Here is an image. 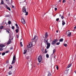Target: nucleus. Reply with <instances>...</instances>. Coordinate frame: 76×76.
I'll list each match as a JSON object with an SVG mask.
<instances>
[{
	"label": "nucleus",
	"mask_w": 76,
	"mask_h": 76,
	"mask_svg": "<svg viewBox=\"0 0 76 76\" xmlns=\"http://www.w3.org/2000/svg\"><path fill=\"white\" fill-rule=\"evenodd\" d=\"M35 42H32V44H34V43H35H35L37 42V41L38 40V36H37L36 35H35L34 38H33L32 40H34V39H35Z\"/></svg>",
	"instance_id": "nucleus-1"
},
{
	"label": "nucleus",
	"mask_w": 76,
	"mask_h": 76,
	"mask_svg": "<svg viewBox=\"0 0 76 76\" xmlns=\"http://www.w3.org/2000/svg\"><path fill=\"white\" fill-rule=\"evenodd\" d=\"M26 9L25 8V7H23V8L22 12H23L24 13H26L25 15H28V12H26Z\"/></svg>",
	"instance_id": "nucleus-2"
},
{
	"label": "nucleus",
	"mask_w": 76,
	"mask_h": 76,
	"mask_svg": "<svg viewBox=\"0 0 76 76\" xmlns=\"http://www.w3.org/2000/svg\"><path fill=\"white\" fill-rule=\"evenodd\" d=\"M15 59H16V58H15V55H14L13 57V60L12 61L11 64H13L14 63H15Z\"/></svg>",
	"instance_id": "nucleus-3"
},
{
	"label": "nucleus",
	"mask_w": 76,
	"mask_h": 76,
	"mask_svg": "<svg viewBox=\"0 0 76 76\" xmlns=\"http://www.w3.org/2000/svg\"><path fill=\"white\" fill-rule=\"evenodd\" d=\"M38 60L39 63H40L42 61V56H39L38 57Z\"/></svg>",
	"instance_id": "nucleus-4"
},
{
	"label": "nucleus",
	"mask_w": 76,
	"mask_h": 76,
	"mask_svg": "<svg viewBox=\"0 0 76 76\" xmlns=\"http://www.w3.org/2000/svg\"><path fill=\"white\" fill-rule=\"evenodd\" d=\"M58 40L57 39H55L52 42V45H53L54 44H55V43L57 42Z\"/></svg>",
	"instance_id": "nucleus-5"
},
{
	"label": "nucleus",
	"mask_w": 76,
	"mask_h": 76,
	"mask_svg": "<svg viewBox=\"0 0 76 76\" xmlns=\"http://www.w3.org/2000/svg\"><path fill=\"white\" fill-rule=\"evenodd\" d=\"M21 22L23 23V24H25L26 23V22H25V20L23 18H21Z\"/></svg>",
	"instance_id": "nucleus-6"
},
{
	"label": "nucleus",
	"mask_w": 76,
	"mask_h": 76,
	"mask_svg": "<svg viewBox=\"0 0 76 76\" xmlns=\"http://www.w3.org/2000/svg\"><path fill=\"white\" fill-rule=\"evenodd\" d=\"M66 34L67 35H68V37H70V36H71V34H72V33L69 31H67Z\"/></svg>",
	"instance_id": "nucleus-7"
},
{
	"label": "nucleus",
	"mask_w": 76,
	"mask_h": 76,
	"mask_svg": "<svg viewBox=\"0 0 76 76\" xmlns=\"http://www.w3.org/2000/svg\"><path fill=\"white\" fill-rule=\"evenodd\" d=\"M47 49H48L49 48H50V43H47Z\"/></svg>",
	"instance_id": "nucleus-8"
},
{
	"label": "nucleus",
	"mask_w": 76,
	"mask_h": 76,
	"mask_svg": "<svg viewBox=\"0 0 76 76\" xmlns=\"http://www.w3.org/2000/svg\"><path fill=\"white\" fill-rule=\"evenodd\" d=\"M44 42L45 43H47L48 42V39H47V38H45L44 40Z\"/></svg>",
	"instance_id": "nucleus-9"
},
{
	"label": "nucleus",
	"mask_w": 76,
	"mask_h": 76,
	"mask_svg": "<svg viewBox=\"0 0 76 76\" xmlns=\"http://www.w3.org/2000/svg\"><path fill=\"white\" fill-rule=\"evenodd\" d=\"M11 42H12V41L11 40V39H9L8 41V42L7 44H10Z\"/></svg>",
	"instance_id": "nucleus-10"
},
{
	"label": "nucleus",
	"mask_w": 76,
	"mask_h": 76,
	"mask_svg": "<svg viewBox=\"0 0 76 76\" xmlns=\"http://www.w3.org/2000/svg\"><path fill=\"white\" fill-rule=\"evenodd\" d=\"M5 47V45H4L0 44V47H1V48H3V47Z\"/></svg>",
	"instance_id": "nucleus-11"
},
{
	"label": "nucleus",
	"mask_w": 76,
	"mask_h": 76,
	"mask_svg": "<svg viewBox=\"0 0 76 76\" xmlns=\"http://www.w3.org/2000/svg\"><path fill=\"white\" fill-rule=\"evenodd\" d=\"M62 25L63 26H64V25H65V24H66V23H65V22H64V20H63L62 21Z\"/></svg>",
	"instance_id": "nucleus-12"
},
{
	"label": "nucleus",
	"mask_w": 76,
	"mask_h": 76,
	"mask_svg": "<svg viewBox=\"0 0 76 76\" xmlns=\"http://www.w3.org/2000/svg\"><path fill=\"white\" fill-rule=\"evenodd\" d=\"M32 44H29L28 45H27L28 48H30V47H32Z\"/></svg>",
	"instance_id": "nucleus-13"
},
{
	"label": "nucleus",
	"mask_w": 76,
	"mask_h": 76,
	"mask_svg": "<svg viewBox=\"0 0 76 76\" xmlns=\"http://www.w3.org/2000/svg\"><path fill=\"white\" fill-rule=\"evenodd\" d=\"M59 16H60L61 17V18L62 19H64V16H61V14L59 15Z\"/></svg>",
	"instance_id": "nucleus-14"
},
{
	"label": "nucleus",
	"mask_w": 76,
	"mask_h": 76,
	"mask_svg": "<svg viewBox=\"0 0 76 76\" xmlns=\"http://www.w3.org/2000/svg\"><path fill=\"white\" fill-rule=\"evenodd\" d=\"M45 37L46 38H47L48 37V33L47 32H46L45 33Z\"/></svg>",
	"instance_id": "nucleus-15"
},
{
	"label": "nucleus",
	"mask_w": 76,
	"mask_h": 76,
	"mask_svg": "<svg viewBox=\"0 0 76 76\" xmlns=\"http://www.w3.org/2000/svg\"><path fill=\"white\" fill-rule=\"evenodd\" d=\"M27 52V50H24V52L23 53V54H25L26 53V52Z\"/></svg>",
	"instance_id": "nucleus-16"
},
{
	"label": "nucleus",
	"mask_w": 76,
	"mask_h": 76,
	"mask_svg": "<svg viewBox=\"0 0 76 76\" xmlns=\"http://www.w3.org/2000/svg\"><path fill=\"white\" fill-rule=\"evenodd\" d=\"M71 66H72V64H70L68 65L67 67V69L69 68V67H70Z\"/></svg>",
	"instance_id": "nucleus-17"
},
{
	"label": "nucleus",
	"mask_w": 76,
	"mask_h": 76,
	"mask_svg": "<svg viewBox=\"0 0 76 76\" xmlns=\"http://www.w3.org/2000/svg\"><path fill=\"white\" fill-rule=\"evenodd\" d=\"M15 31L16 33H18L19 32V29L17 28L15 30Z\"/></svg>",
	"instance_id": "nucleus-18"
},
{
	"label": "nucleus",
	"mask_w": 76,
	"mask_h": 76,
	"mask_svg": "<svg viewBox=\"0 0 76 76\" xmlns=\"http://www.w3.org/2000/svg\"><path fill=\"white\" fill-rule=\"evenodd\" d=\"M59 41H60V42H63V38L59 40Z\"/></svg>",
	"instance_id": "nucleus-19"
},
{
	"label": "nucleus",
	"mask_w": 76,
	"mask_h": 76,
	"mask_svg": "<svg viewBox=\"0 0 76 76\" xmlns=\"http://www.w3.org/2000/svg\"><path fill=\"white\" fill-rule=\"evenodd\" d=\"M4 4V1H3V0H2L0 4Z\"/></svg>",
	"instance_id": "nucleus-20"
},
{
	"label": "nucleus",
	"mask_w": 76,
	"mask_h": 76,
	"mask_svg": "<svg viewBox=\"0 0 76 76\" xmlns=\"http://www.w3.org/2000/svg\"><path fill=\"white\" fill-rule=\"evenodd\" d=\"M46 56L47 58H49V55L48 54L46 55Z\"/></svg>",
	"instance_id": "nucleus-21"
},
{
	"label": "nucleus",
	"mask_w": 76,
	"mask_h": 76,
	"mask_svg": "<svg viewBox=\"0 0 76 76\" xmlns=\"http://www.w3.org/2000/svg\"><path fill=\"white\" fill-rule=\"evenodd\" d=\"M6 32H7V34H10V32H9V31H8V30H7L6 29Z\"/></svg>",
	"instance_id": "nucleus-22"
},
{
	"label": "nucleus",
	"mask_w": 76,
	"mask_h": 76,
	"mask_svg": "<svg viewBox=\"0 0 76 76\" xmlns=\"http://www.w3.org/2000/svg\"><path fill=\"white\" fill-rule=\"evenodd\" d=\"M12 72L11 71H10L9 72V75H12Z\"/></svg>",
	"instance_id": "nucleus-23"
},
{
	"label": "nucleus",
	"mask_w": 76,
	"mask_h": 76,
	"mask_svg": "<svg viewBox=\"0 0 76 76\" xmlns=\"http://www.w3.org/2000/svg\"><path fill=\"white\" fill-rule=\"evenodd\" d=\"M56 52V49H54L53 52V54H54Z\"/></svg>",
	"instance_id": "nucleus-24"
},
{
	"label": "nucleus",
	"mask_w": 76,
	"mask_h": 76,
	"mask_svg": "<svg viewBox=\"0 0 76 76\" xmlns=\"http://www.w3.org/2000/svg\"><path fill=\"white\" fill-rule=\"evenodd\" d=\"M7 9L9 10L10 11V8L9 7H8Z\"/></svg>",
	"instance_id": "nucleus-25"
},
{
	"label": "nucleus",
	"mask_w": 76,
	"mask_h": 76,
	"mask_svg": "<svg viewBox=\"0 0 76 76\" xmlns=\"http://www.w3.org/2000/svg\"><path fill=\"white\" fill-rule=\"evenodd\" d=\"M60 44V42H57V43H56V45H59V44Z\"/></svg>",
	"instance_id": "nucleus-26"
},
{
	"label": "nucleus",
	"mask_w": 76,
	"mask_h": 76,
	"mask_svg": "<svg viewBox=\"0 0 76 76\" xmlns=\"http://www.w3.org/2000/svg\"><path fill=\"white\" fill-rule=\"evenodd\" d=\"M3 49H4L3 48H0V51H3Z\"/></svg>",
	"instance_id": "nucleus-27"
},
{
	"label": "nucleus",
	"mask_w": 76,
	"mask_h": 76,
	"mask_svg": "<svg viewBox=\"0 0 76 76\" xmlns=\"http://www.w3.org/2000/svg\"><path fill=\"white\" fill-rule=\"evenodd\" d=\"M29 59V56L27 57L26 58V59L28 60Z\"/></svg>",
	"instance_id": "nucleus-28"
},
{
	"label": "nucleus",
	"mask_w": 76,
	"mask_h": 76,
	"mask_svg": "<svg viewBox=\"0 0 76 76\" xmlns=\"http://www.w3.org/2000/svg\"><path fill=\"white\" fill-rule=\"evenodd\" d=\"M5 54H6V53L4 52L2 54V56H4V55H5Z\"/></svg>",
	"instance_id": "nucleus-29"
},
{
	"label": "nucleus",
	"mask_w": 76,
	"mask_h": 76,
	"mask_svg": "<svg viewBox=\"0 0 76 76\" xmlns=\"http://www.w3.org/2000/svg\"><path fill=\"white\" fill-rule=\"evenodd\" d=\"M8 24H9V25L11 24V21H8Z\"/></svg>",
	"instance_id": "nucleus-30"
},
{
	"label": "nucleus",
	"mask_w": 76,
	"mask_h": 76,
	"mask_svg": "<svg viewBox=\"0 0 76 76\" xmlns=\"http://www.w3.org/2000/svg\"><path fill=\"white\" fill-rule=\"evenodd\" d=\"M5 7H6V8H7V7H8V6L7 4H5Z\"/></svg>",
	"instance_id": "nucleus-31"
},
{
	"label": "nucleus",
	"mask_w": 76,
	"mask_h": 76,
	"mask_svg": "<svg viewBox=\"0 0 76 76\" xmlns=\"http://www.w3.org/2000/svg\"><path fill=\"white\" fill-rule=\"evenodd\" d=\"M2 28H3V26H1L0 27V29H1Z\"/></svg>",
	"instance_id": "nucleus-32"
},
{
	"label": "nucleus",
	"mask_w": 76,
	"mask_h": 76,
	"mask_svg": "<svg viewBox=\"0 0 76 76\" xmlns=\"http://www.w3.org/2000/svg\"><path fill=\"white\" fill-rule=\"evenodd\" d=\"M64 46H65V47H67V45L66 44H64Z\"/></svg>",
	"instance_id": "nucleus-33"
},
{
	"label": "nucleus",
	"mask_w": 76,
	"mask_h": 76,
	"mask_svg": "<svg viewBox=\"0 0 76 76\" xmlns=\"http://www.w3.org/2000/svg\"><path fill=\"white\" fill-rule=\"evenodd\" d=\"M12 29H15V27L14 26H12Z\"/></svg>",
	"instance_id": "nucleus-34"
},
{
	"label": "nucleus",
	"mask_w": 76,
	"mask_h": 76,
	"mask_svg": "<svg viewBox=\"0 0 76 76\" xmlns=\"http://www.w3.org/2000/svg\"><path fill=\"white\" fill-rule=\"evenodd\" d=\"M56 69L57 70H58V65L56 66Z\"/></svg>",
	"instance_id": "nucleus-35"
},
{
	"label": "nucleus",
	"mask_w": 76,
	"mask_h": 76,
	"mask_svg": "<svg viewBox=\"0 0 76 76\" xmlns=\"http://www.w3.org/2000/svg\"><path fill=\"white\" fill-rule=\"evenodd\" d=\"M66 2V0H63V3H65Z\"/></svg>",
	"instance_id": "nucleus-36"
},
{
	"label": "nucleus",
	"mask_w": 76,
	"mask_h": 76,
	"mask_svg": "<svg viewBox=\"0 0 76 76\" xmlns=\"http://www.w3.org/2000/svg\"><path fill=\"white\" fill-rule=\"evenodd\" d=\"M57 10V8H55V11H56V10Z\"/></svg>",
	"instance_id": "nucleus-37"
},
{
	"label": "nucleus",
	"mask_w": 76,
	"mask_h": 76,
	"mask_svg": "<svg viewBox=\"0 0 76 76\" xmlns=\"http://www.w3.org/2000/svg\"><path fill=\"white\" fill-rule=\"evenodd\" d=\"M59 20V18H57L56 19V21H58V20Z\"/></svg>",
	"instance_id": "nucleus-38"
},
{
	"label": "nucleus",
	"mask_w": 76,
	"mask_h": 76,
	"mask_svg": "<svg viewBox=\"0 0 76 76\" xmlns=\"http://www.w3.org/2000/svg\"><path fill=\"white\" fill-rule=\"evenodd\" d=\"M15 25L16 26V27L18 26V24H15Z\"/></svg>",
	"instance_id": "nucleus-39"
},
{
	"label": "nucleus",
	"mask_w": 76,
	"mask_h": 76,
	"mask_svg": "<svg viewBox=\"0 0 76 76\" xmlns=\"http://www.w3.org/2000/svg\"><path fill=\"white\" fill-rule=\"evenodd\" d=\"M17 28H18V29H19V26H17Z\"/></svg>",
	"instance_id": "nucleus-40"
},
{
	"label": "nucleus",
	"mask_w": 76,
	"mask_h": 76,
	"mask_svg": "<svg viewBox=\"0 0 76 76\" xmlns=\"http://www.w3.org/2000/svg\"><path fill=\"white\" fill-rule=\"evenodd\" d=\"M76 27L75 26L74 27V30H76Z\"/></svg>",
	"instance_id": "nucleus-41"
},
{
	"label": "nucleus",
	"mask_w": 76,
	"mask_h": 76,
	"mask_svg": "<svg viewBox=\"0 0 76 76\" xmlns=\"http://www.w3.org/2000/svg\"><path fill=\"white\" fill-rule=\"evenodd\" d=\"M6 17H9V15H6Z\"/></svg>",
	"instance_id": "nucleus-42"
},
{
	"label": "nucleus",
	"mask_w": 76,
	"mask_h": 76,
	"mask_svg": "<svg viewBox=\"0 0 76 76\" xmlns=\"http://www.w3.org/2000/svg\"><path fill=\"white\" fill-rule=\"evenodd\" d=\"M6 63H7V64L8 63H9V61H7L6 62Z\"/></svg>",
	"instance_id": "nucleus-43"
},
{
	"label": "nucleus",
	"mask_w": 76,
	"mask_h": 76,
	"mask_svg": "<svg viewBox=\"0 0 76 76\" xmlns=\"http://www.w3.org/2000/svg\"><path fill=\"white\" fill-rule=\"evenodd\" d=\"M12 49H13V48L12 47L10 48V50H12Z\"/></svg>",
	"instance_id": "nucleus-44"
},
{
	"label": "nucleus",
	"mask_w": 76,
	"mask_h": 76,
	"mask_svg": "<svg viewBox=\"0 0 76 76\" xmlns=\"http://www.w3.org/2000/svg\"><path fill=\"white\" fill-rule=\"evenodd\" d=\"M20 47H22L23 46V45L22 44H20Z\"/></svg>",
	"instance_id": "nucleus-45"
},
{
	"label": "nucleus",
	"mask_w": 76,
	"mask_h": 76,
	"mask_svg": "<svg viewBox=\"0 0 76 76\" xmlns=\"http://www.w3.org/2000/svg\"><path fill=\"white\" fill-rule=\"evenodd\" d=\"M13 0H11V3H13Z\"/></svg>",
	"instance_id": "nucleus-46"
},
{
	"label": "nucleus",
	"mask_w": 76,
	"mask_h": 76,
	"mask_svg": "<svg viewBox=\"0 0 76 76\" xmlns=\"http://www.w3.org/2000/svg\"><path fill=\"white\" fill-rule=\"evenodd\" d=\"M7 30H8V31H10V29H9V28H7Z\"/></svg>",
	"instance_id": "nucleus-47"
},
{
	"label": "nucleus",
	"mask_w": 76,
	"mask_h": 76,
	"mask_svg": "<svg viewBox=\"0 0 76 76\" xmlns=\"http://www.w3.org/2000/svg\"><path fill=\"white\" fill-rule=\"evenodd\" d=\"M12 8H14V7H14V6H13V5H12Z\"/></svg>",
	"instance_id": "nucleus-48"
},
{
	"label": "nucleus",
	"mask_w": 76,
	"mask_h": 76,
	"mask_svg": "<svg viewBox=\"0 0 76 76\" xmlns=\"http://www.w3.org/2000/svg\"><path fill=\"white\" fill-rule=\"evenodd\" d=\"M58 30H57L56 31V32H57V33H58Z\"/></svg>",
	"instance_id": "nucleus-49"
},
{
	"label": "nucleus",
	"mask_w": 76,
	"mask_h": 76,
	"mask_svg": "<svg viewBox=\"0 0 76 76\" xmlns=\"http://www.w3.org/2000/svg\"><path fill=\"white\" fill-rule=\"evenodd\" d=\"M9 52H8V51H6V53H8Z\"/></svg>",
	"instance_id": "nucleus-50"
},
{
	"label": "nucleus",
	"mask_w": 76,
	"mask_h": 76,
	"mask_svg": "<svg viewBox=\"0 0 76 76\" xmlns=\"http://www.w3.org/2000/svg\"><path fill=\"white\" fill-rule=\"evenodd\" d=\"M17 38H19V36L18 35H17Z\"/></svg>",
	"instance_id": "nucleus-51"
},
{
	"label": "nucleus",
	"mask_w": 76,
	"mask_h": 76,
	"mask_svg": "<svg viewBox=\"0 0 76 76\" xmlns=\"http://www.w3.org/2000/svg\"><path fill=\"white\" fill-rule=\"evenodd\" d=\"M47 53V51H45V53Z\"/></svg>",
	"instance_id": "nucleus-52"
},
{
	"label": "nucleus",
	"mask_w": 76,
	"mask_h": 76,
	"mask_svg": "<svg viewBox=\"0 0 76 76\" xmlns=\"http://www.w3.org/2000/svg\"><path fill=\"white\" fill-rule=\"evenodd\" d=\"M22 44V42H20V44Z\"/></svg>",
	"instance_id": "nucleus-53"
},
{
	"label": "nucleus",
	"mask_w": 76,
	"mask_h": 76,
	"mask_svg": "<svg viewBox=\"0 0 76 76\" xmlns=\"http://www.w3.org/2000/svg\"><path fill=\"white\" fill-rule=\"evenodd\" d=\"M7 1H9V0H5Z\"/></svg>",
	"instance_id": "nucleus-54"
},
{
	"label": "nucleus",
	"mask_w": 76,
	"mask_h": 76,
	"mask_svg": "<svg viewBox=\"0 0 76 76\" xmlns=\"http://www.w3.org/2000/svg\"><path fill=\"white\" fill-rule=\"evenodd\" d=\"M44 49H42V51H44Z\"/></svg>",
	"instance_id": "nucleus-55"
},
{
	"label": "nucleus",
	"mask_w": 76,
	"mask_h": 76,
	"mask_svg": "<svg viewBox=\"0 0 76 76\" xmlns=\"http://www.w3.org/2000/svg\"><path fill=\"white\" fill-rule=\"evenodd\" d=\"M61 0H59V2H61Z\"/></svg>",
	"instance_id": "nucleus-56"
},
{
	"label": "nucleus",
	"mask_w": 76,
	"mask_h": 76,
	"mask_svg": "<svg viewBox=\"0 0 76 76\" xmlns=\"http://www.w3.org/2000/svg\"><path fill=\"white\" fill-rule=\"evenodd\" d=\"M54 57L55 58H56V55H55V56H54Z\"/></svg>",
	"instance_id": "nucleus-57"
},
{
	"label": "nucleus",
	"mask_w": 76,
	"mask_h": 76,
	"mask_svg": "<svg viewBox=\"0 0 76 76\" xmlns=\"http://www.w3.org/2000/svg\"><path fill=\"white\" fill-rule=\"evenodd\" d=\"M48 76H50V75H49V74H48Z\"/></svg>",
	"instance_id": "nucleus-58"
},
{
	"label": "nucleus",
	"mask_w": 76,
	"mask_h": 76,
	"mask_svg": "<svg viewBox=\"0 0 76 76\" xmlns=\"http://www.w3.org/2000/svg\"><path fill=\"white\" fill-rule=\"evenodd\" d=\"M13 38H12V39H11V40H12V39H13Z\"/></svg>",
	"instance_id": "nucleus-59"
},
{
	"label": "nucleus",
	"mask_w": 76,
	"mask_h": 76,
	"mask_svg": "<svg viewBox=\"0 0 76 76\" xmlns=\"http://www.w3.org/2000/svg\"><path fill=\"white\" fill-rule=\"evenodd\" d=\"M1 53H0V55H1Z\"/></svg>",
	"instance_id": "nucleus-60"
},
{
	"label": "nucleus",
	"mask_w": 76,
	"mask_h": 76,
	"mask_svg": "<svg viewBox=\"0 0 76 76\" xmlns=\"http://www.w3.org/2000/svg\"><path fill=\"white\" fill-rule=\"evenodd\" d=\"M11 68L12 69V67H11Z\"/></svg>",
	"instance_id": "nucleus-61"
},
{
	"label": "nucleus",
	"mask_w": 76,
	"mask_h": 76,
	"mask_svg": "<svg viewBox=\"0 0 76 76\" xmlns=\"http://www.w3.org/2000/svg\"><path fill=\"white\" fill-rule=\"evenodd\" d=\"M69 15H70V14H69Z\"/></svg>",
	"instance_id": "nucleus-62"
},
{
	"label": "nucleus",
	"mask_w": 76,
	"mask_h": 76,
	"mask_svg": "<svg viewBox=\"0 0 76 76\" xmlns=\"http://www.w3.org/2000/svg\"><path fill=\"white\" fill-rule=\"evenodd\" d=\"M74 1H75V0H73Z\"/></svg>",
	"instance_id": "nucleus-63"
},
{
	"label": "nucleus",
	"mask_w": 76,
	"mask_h": 76,
	"mask_svg": "<svg viewBox=\"0 0 76 76\" xmlns=\"http://www.w3.org/2000/svg\"><path fill=\"white\" fill-rule=\"evenodd\" d=\"M1 32V31H0V32Z\"/></svg>",
	"instance_id": "nucleus-64"
}]
</instances>
